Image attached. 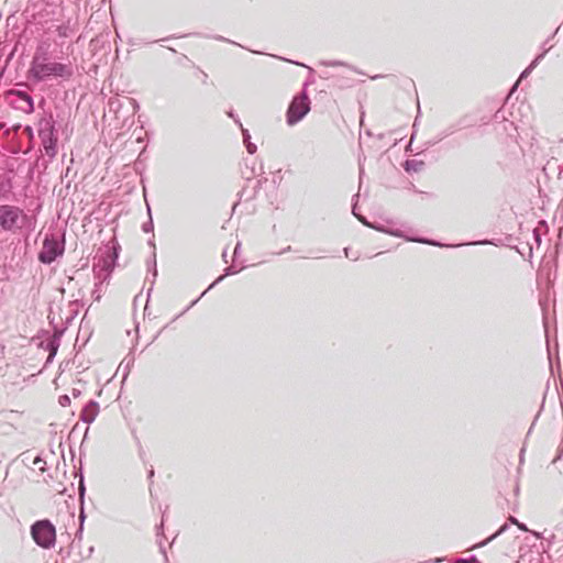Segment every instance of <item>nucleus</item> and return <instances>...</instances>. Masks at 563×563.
I'll use <instances>...</instances> for the list:
<instances>
[{"label": "nucleus", "instance_id": "nucleus-49", "mask_svg": "<svg viewBox=\"0 0 563 563\" xmlns=\"http://www.w3.org/2000/svg\"><path fill=\"white\" fill-rule=\"evenodd\" d=\"M40 462H42V459H41V457H36V459L34 460V464H35V465H36V464H40Z\"/></svg>", "mask_w": 563, "mask_h": 563}, {"label": "nucleus", "instance_id": "nucleus-3", "mask_svg": "<svg viewBox=\"0 0 563 563\" xmlns=\"http://www.w3.org/2000/svg\"><path fill=\"white\" fill-rule=\"evenodd\" d=\"M120 245L115 239H112L107 244L98 249L96 256L93 257V274L100 283L107 280L119 257Z\"/></svg>", "mask_w": 563, "mask_h": 563}, {"label": "nucleus", "instance_id": "nucleus-51", "mask_svg": "<svg viewBox=\"0 0 563 563\" xmlns=\"http://www.w3.org/2000/svg\"><path fill=\"white\" fill-rule=\"evenodd\" d=\"M93 294L96 296V299L99 300L100 299V295L97 292V290H93Z\"/></svg>", "mask_w": 563, "mask_h": 563}, {"label": "nucleus", "instance_id": "nucleus-23", "mask_svg": "<svg viewBox=\"0 0 563 563\" xmlns=\"http://www.w3.org/2000/svg\"><path fill=\"white\" fill-rule=\"evenodd\" d=\"M56 32L59 37H68L70 35L71 29L67 24H60L57 26Z\"/></svg>", "mask_w": 563, "mask_h": 563}, {"label": "nucleus", "instance_id": "nucleus-4", "mask_svg": "<svg viewBox=\"0 0 563 563\" xmlns=\"http://www.w3.org/2000/svg\"><path fill=\"white\" fill-rule=\"evenodd\" d=\"M31 536L34 542L42 549H52L55 545L56 529L48 519L35 521L31 526Z\"/></svg>", "mask_w": 563, "mask_h": 563}, {"label": "nucleus", "instance_id": "nucleus-16", "mask_svg": "<svg viewBox=\"0 0 563 563\" xmlns=\"http://www.w3.org/2000/svg\"><path fill=\"white\" fill-rule=\"evenodd\" d=\"M242 130V136H243V143L246 147V151L249 154L253 155L257 151V146L251 142V134L247 129L241 128Z\"/></svg>", "mask_w": 563, "mask_h": 563}, {"label": "nucleus", "instance_id": "nucleus-5", "mask_svg": "<svg viewBox=\"0 0 563 563\" xmlns=\"http://www.w3.org/2000/svg\"><path fill=\"white\" fill-rule=\"evenodd\" d=\"M311 101L307 91H300L294 96L290 101L287 112L286 121L288 125H295L300 122L310 111Z\"/></svg>", "mask_w": 563, "mask_h": 563}, {"label": "nucleus", "instance_id": "nucleus-10", "mask_svg": "<svg viewBox=\"0 0 563 563\" xmlns=\"http://www.w3.org/2000/svg\"><path fill=\"white\" fill-rule=\"evenodd\" d=\"M44 154L53 159L57 154L58 133L49 132L38 134Z\"/></svg>", "mask_w": 563, "mask_h": 563}, {"label": "nucleus", "instance_id": "nucleus-40", "mask_svg": "<svg viewBox=\"0 0 563 563\" xmlns=\"http://www.w3.org/2000/svg\"><path fill=\"white\" fill-rule=\"evenodd\" d=\"M198 300H199V298H198V299H196V300H194V301L190 303V306H189V307H187V308L185 309V311H188V310H189L194 305H196V303H197V301H198Z\"/></svg>", "mask_w": 563, "mask_h": 563}, {"label": "nucleus", "instance_id": "nucleus-55", "mask_svg": "<svg viewBox=\"0 0 563 563\" xmlns=\"http://www.w3.org/2000/svg\"><path fill=\"white\" fill-rule=\"evenodd\" d=\"M544 49H547V51H548V48H547V42H543V51H544Z\"/></svg>", "mask_w": 563, "mask_h": 563}, {"label": "nucleus", "instance_id": "nucleus-43", "mask_svg": "<svg viewBox=\"0 0 563 563\" xmlns=\"http://www.w3.org/2000/svg\"><path fill=\"white\" fill-rule=\"evenodd\" d=\"M539 224H540V227H543L545 230H548V227H547V223H545V221H544V220H541V221L539 222Z\"/></svg>", "mask_w": 563, "mask_h": 563}, {"label": "nucleus", "instance_id": "nucleus-28", "mask_svg": "<svg viewBox=\"0 0 563 563\" xmlns=\"http://www.w3.org/2000/svg\"><path fill=\"white\" fill-rule=\"evenodd\" d=\"M58 402L60 406L66 407L70 405V398L68 395H62L58 398Z\"/></svg>", "mask_w": 563, "mask_h": 563}, {"label": "nucleus", "instance_id": "nucleus-47", "mask_svg": "<svg viewBox=\"0 0 563 563\" xmlns=\"http://www.w3.org/2000/svg\"><path fill=\"white\" fill-rule=\"evenodd\" d=\"M283 59H284V60H286V58H283ZM287 62L292 63V60H290V59H287ZM294 64H296V65H300V63H299V62H294ZM301 66H303V64H301Z\"/></svg>", "mask_w": 563, "mask_h": 563}, {"label": "nucleus", "instance_id": "nucleus-24", "mask_svg": "<svg viewBox=\"0 0 563 563\" xmlns=\"http://www.w3.org/2000/svg\"><path fill=\"white\" fill-rule=\"evenodd\" d=\"M507 121V118L505 115V111L503 109H499L494 114V122L495 123H504Z\"/></svg>", "mask_w": 563, "mask_h": 563}, {"label": "nucleus", "instance_id": "nucleus-29", "mask_svg": "<svg viewBox=\"0 0 563 563\" xmlns=\"http://www.w3.org/2000/svg\"><path fill=\"white\" fill-rule=\"evenodd\" d=\"M85 490L86 489H85V484H84V477L81 476L80 481H79V487H78V493H79V497L81 500L84 499Z\"/></svg>", "mask_w": 563, "mask_h": 563}, {"label": "nucleus", "instance_id": "nucleus-22", "mask_svg": "<svg viewBox=\"0 0 563 563\" xmlns=\"http://www.w3.org/2000/svg\"><path fill=\"white\" fill-rule=\"evenodd\" d=\"M508 529V523H504L494 534H492L490 537H488L486 540H484L483 542L478 543L476 547H484L486 545L487 543H489L492 540H494L495 538H497L498 536H500L501 533H504L506 530Z\"/></svg>", "mask_w": 563, "mask_h": 563}, {"label": "nucleus", "instance_id": "nucleus-46", "mask_svg": "<svg viewBox=\"0 0 563 563\" xmlns=\"http://www.w3.org/2000/svg\"><path fill=\"white\" fill-rule=\"evenodd\" d=\"M79 519H80V522H81V523H82V522H84V520H85V514H84V511H82V510H81V512H80Z\"/></svg>", "mask_w": 563, "mask_h": 563}, {"label": "nucleus", "instance_id": "nucleus-15", "mask_svg": "<svg viewBox=\"0 0 563 563\" xmlns=\"http://www.w3.org/2000/svg\"><path fill=\"white\" fill-rule=\"evenodd\" d=\"M59 346V335L54 334L46 343L45 349L49 352L48 361L52 360L58 350Z\"/></svg>", "mask_w": 563, "mask_h": 563}, {"label": "nucleus", "instance_id": "nucleus-50", "mask_svg": "<svg viewBox=\"0 0 563 563\" xmlns=\"http://www.w3.org/2000/svg\"><path fill=\"white\" fill-rule=\"evenodd\" d=\"M563 234V227H559V236H562Z\"/></svg>", "mask_w": 563, "mask_h": 563}, {"label": "nucleus", "instance_id": "nucleus-18", "mask_svg": "<svg viewBox=\"0 0 563 563\" xmlns=\"http://www.w3.org/2000/svg\"><path fill=\"white\" fill-rule=\"evenodd\" d=\"M547 54V49H544L542 53L537 55L534 59L530 63V65L521 71L520 78H526L529 76V74L537 67V65L544 58Z\"/></svg>", "mask_w": 563, "mask_h": 563}, {"label": "nucleus", "instance_id": "nucleus-58", "mask_svg": "<svg viewBox=\"0 0 563 563\" xmlns=\"http://www.w3.org/2000/svg\"><path fill=\"white\" fill-rule=\"evenodd\" d=\"M26 129L30 133H32V128L27 126Z\"/></svg>", "mask_w": 563, "mask_h": 563}, {"label": "nucleus", "instance_id": "nucleus-37", "mask_svg": "<svg viewBox=\"0 0 563 563\" xmlns=\"http://www.w3.org/2000/svg\"><path fill=\"white\" fill-rule=\"evenodd\" d=\"M71 395H73L74 398H78L81 395V390L79 388H73L71 389Z\"/></svg>", "mask_w": 563, "mask_h": 563}, {"label": "nucleus", "instance_id": "nucleus-44", "mask_svg": "<svg viewBox=\"0 0 563 563\" xmlns=\"http://www.w3.org/2000/svg\"><path fill=\"white\" fill-rule=\"evenodd\" d=\"M363 174H364V169H363L362 165L360 164V179L361 180H362Z\"/></svg>", "mask_w": 563, "mask_h": 563}, {"label": "nucleus", "instance_id": "nucleus-33", "mask_svg": "<svg viewBox=\"0 0 563 563\" xmlns=\"http://www.w3.org/2000/svg\"><path fill=\"white\" fill-rule=\"evenodd\" d=\"M0 211L9 212V211H22V210L20 208H16V207L1 206L0 207Z\"/></svg>", "mask_w": 563, "mask_h": 563}, {"label": "nucleus", "instance_id": "nucleus-38", "mask_svg": "<svg viewBox=\"0 0 563 563\" xmlns=\"http://www.w3.org/2000/svg\"><path fill=\"white\" fill-rule=\"evenodd\" d=\"M109 107H110V109H117V107H119V100L118 99L110 100L109 101Z\"/></svg>", "mask_w": 563, "mask_h": 563}, {"label": "nucleus", "instance_id": "nucleus-31", "mask_svg": "<svg viewBox=\"0 0 563 563\" xmlns=\"http://www.w3.org/2000/svg\"><path fill=\"white\" fill-rule=\"evenodd\" d=\"M241 242H238L235 247H234V252H233V262L236 261V258L239 257L240 255V252H241Z\"/></svg>", "mask_w": 563, "mask_h": 563}, {"label": "nucleus", "instance_id": "nucleus-45", "mask_svg": "<svg viewBox=\"0 0 563 563\" xmlns=\"http://www.w3.org/2000/svg\"><path fill=\"white\" fill-rule=\"evenodd\" d=\"M510 522L518 525V520L515 517H509Z\"/></svg>", "mask_w": 563, "mask_h": 563}, {"label": "nucleus", "instance_id": "nucleus-52", "mask_svg": "<svg viewBox=\"0 0 563 563\" xmlns=\"http://www.w3.org/2000/svg\"><path fill=\"white\" fill-rule=\"evenodd\" d=\"M93 294L96 296V299L99 300L100 299V295L97 292V290H93Z\"/></svg>", "mask_w": 563, "mask_h": 563}, {"label": "nucleus", "instance_id": "nucleus-54", "mask_svg": "<svg viewBox=\"0 0 563 563\" xmlns=\"http://www.w3.org/2000/svg\"><path fill=\"white\" fill-rule=\"evenodd\" d=\"M544 49H547V51H548V48H547V42H543V51H544Z\"/></svg>", "mask_w": 563, "mask_h": 563}, {"label": "nucleus", "instance_id": "nucleus-17", "mask_svg": "<svg viewBox=\"0 0 563 563\" xmlns=\"http://www.w3.org/2000/svg\"><path fill=\"white\" fill-rule=\"evenodd\" d=\"M402 166L407 173H412V172L418 173V172L422 170L424 163L422 161H417V159H407Z\"/></svg>", "mask_w": 563, "mask_h": 563}, {"label": "nucleus", "instance_id": "nucleus-25", "mask_svg": "<svg viewBox=\"0 0 563 563\" xmlns=\"http://www.w3.org/2000/svg\"><path fill=\"white\" fill-rule=\"evenodd\" d=\"M503 124H504V125H503L504 131H505V132H507V133H508V135L512 137L514 135H512V133H511V132L517 130V129H516V126L514 125V122H509V121L507 120V121H506V122H504Z\"/></svg>", "mask_w": 563, "mask_h": 563}, {"label": "nucleus", "instance_id": "nucleus-39", "mask_svg": "<svg viewBox=\"0 0 563 563\" xmlns=\"http://www.w3.org/2000/svg\"><path fill=\"white\" fill-rule=\"evenodd\" d=\"M291 251V246H287L286 249H284L283 251L278 252L277 254H284L286 252H290Z\"/></svg>", "mask_w": 563, "mask_h": 563}, {"label": "nucleus", "instance_id": "nucleus-56", "mask_svg": "<svg viewBox=\"0 0 563 563\" xmlns=\"http://www.w3.org/2000/svg\"><path fill=\"white\" fill-rule=\"evenodd\" d=\"M453 134V131H448L444 136Z\"/></svg>", "mask_w": 563, "mask_h": 563}, {"label": "nucleus", "instance_id": "nucleus-14", "mask_svg": "<svg viewBox=\"0 0 563 563\" xmlns=\"http://www.w3.org/2000/svg\"><path fill=\"white\" fill-rule=\"evenodd\" d=\"M37 132H38V134L49 133V132H57V130L55 128V120H54L52 113H49L47 115H43L38 120Z\"/></svg>", "mask_w": 563, "mask_h": 563}, {"label": "nucleus", "instance_id": "nucleus-8", "mask_svg": "<svg viewBox=\"0 0 563 563\" xmlns=\"http://www.w3.org/2000/svg\"><path fill=\"white\" fill-rule=\"evenodd\" d=\"M64 253V240H58L53 235H46L43 246L38 253V261L43 264L53 263Z\"/></svg>", "mask_w": 563, "mask_h": 563}, {"label": "nucleus", "instance_id": "nucleus-27", "mask_svg": "<svg viewBox=\"0 0 563 563\" xmlns=\"http://www.w3.org/2000/svg\"><path fill=\"white\" fill-rule=\"evenodd\" d=\"M309 71H310V76L303 82L301 91H307L308 87L314 82V78L312 76L313 69L309 68Z\"/></svg>", "mask_w": 563, "mask_h": 563}, {"label": "nucleus", "instance_id": "nucleus-59", "mask_svg": "<svg viewBox=\"0 0 563 563\" xmlns=\"http://www.w3.org/2000/svg\"><path fill=\"white\" fill-rule=\"evenodd\" d=\"M352 212H355V205L352 206Z\"/></svg>", "mask_w": 563, "mask_h": 563}, {"label": "nucleus", "instance_id": "nucleus-19", "mask_svg": "<svg viewBox=\"0 0 563 563\" xmlns=\"http://www.w3.org/2000/svg\"><path fill=\"white\" fill-rule=\"evenodd\" d=\"M244 268V266H241V267H238L235 265V262H233L232 265H230L229 267H227L224 269V274L219 276L210 286L209 288H212L216 284L220 283L225 276H230V275H234V274H238L239 272H241L242 269Z\"/></svg>", "mask_w": 563, "mask_h": 563}, {"label": "nucleus", "instance_id": "nucleus-42", "mask_svg": "<svg viewBox=\"0 0 563 563\" xmlns=\"http://www.w3.org/2000/svg\"><path fill=\"white\" fill-rule=\"evenodd\" d=\"M159 549H161V552L166 555V550L165 548L163 547L162 542L159 541Z\"/></svg>", "mask_w": 563, "mask_h": 563}, {"label": "nucleus", "instance_id": "nucleus-36", "mask_svg": "<svg viewBox=\"0 0 563 563\" xmlns=\"http://www.w3.org/2000/svg\"><path fill=\"white\" fill-rule=\"evenodd\" d=\"M213 38H214V40H217V41H221V42H229V43H232V44L238 45V43H235V42H233V41H230V40H228V38H225V37H223V36H221V35H217V36H214ZM239 46H240V44H239ZM241 47H243V46L241 45Z\"/></svg>", "mask_w": 563, "mask_h": 563}, {"label": "nucleus", "instance_id": "nucleus-32", "mask_svg": "<svg viewBox=\"0 0 563 563\" xmlns=\"http://www.w3.org/2000/svg\"><path fill=\"white\" fill-rule=\"evenodd\" d=\"M345 256L347 258H351L352 261H356L358 256L356 254L351 253V250L349 247L344 249Z\"/></svg>", "mask_w": 563, "mask_h": 563}, {"label": "nucleus", "instance_id": "nucleus-35", "mask_svg": "<svg viewBox=\"0 0 563 563\" xmlns=\"http://www.w3.org/2000/svg\"><path fill=\"white\" fill-rule=\"evenodd\" d=\"M228 115H229L230 118H232V119L234 120V122H235L236 124H239V126H240V128H243V126H242V123H241V121H240V119H239V118L233 113V111L228 112Z\"/></svg>", "mask_w": 563, "mask_h": 563}, {"label": "nucleus", "instance_id": "nucleus-13", "mask_svg": "<svg viewBox=\"0 0 563 563\" xmlns=\"http://www.w3.org/2000/svg\"><path fill=\"white\" fill-rule=\"evenodd\" d=\"M99 412V405L95 400L88 401V404L82 408L80 413V419L85 423H92Z\"/></svg>", "mask_w": 563, "mask_h": 563}, {"label": "nucleus", "instance_id": "nucleus-9", "mask_svg": "<svg viewBox=\"0 0 563 563\" xmlns=\"http://www.w3.org/2000/svg\"><path fill=\"white\" fill-rule=\"evenodd\" d=\"M261 185L260 179H254L251 177L246 178V185L242 188L239 194V201L233 203L231 211H236L239 205H244L245 209H255V205H249L253 199L256 198L257 189Z\"/></svg>", "mask_w": 563, "mask_h": 563}, {"label": "nucleus", "instance_id": "nucleus-6", "mask_svg": "<svg viewBox=\"0 0 563 563\" xmlns=\"http://www.w3.org/2000/svg\"><path fill=\"white\" fill-rule=\"evenodd\" d=\"M512 241L511 235H506L504 239H497V240H482V241H474L471 243H465L464 245H479V244H492V245H507L510 247H514L525 260L531 261L533 255V244L530 240L523 243H519L518 245L511 246L510 242ZM463 244H457L456 246H462Z\"/></svg>", "mask_w": 563, "mask_h": 563}, {"label": "nucleus", "instance_id": "nucleus-30", "mask_svg": "<svg viewBox=\"0 0 563 563\" xmlns=\"http://www.w3.org/2000/svg\"><path fill=\"white\" fill-rule=\"evenodd\" d=\"M477 559L475 555H472L471 558L468 559H459L457 560V563H477Z\"/></svg>", "mask_w": 563, "mask_h": 563}, {"label": "nucleus", "instance_id": "nucleus-26", "mask_svg": "<svg viewBox=\"0 0 563 563\" xmlns=\"http://www.w3.org/2000/svg\"><path fill=\"white\" fill-rule=\"evenodd\" d=\"M147 214H148V221L143 223L142 229L144 232L150 233L153 231L154 225H153V220H152V213H147Z\"/></svg>", "mask_w": 563, "mask_h": 563}, {"label": "nucleus", "instance_id": "nucleus-11", "mask_svg": "<svg viewBox=\"0 0 563 563\" xmlns=\"http://www.w3.org/2000/svg\"><path fill=\"white\" fill-rule=\"evenodd\" d=\"M23 223L24 220L20 217V213H0V225L4 230L14 231L20 229Z\"/></svg>", "mask_w": 563, "mask_h": 563}, {"label": "nucleus", "instance_id": "nucleus-1", "mask_svg": "<svg viewBox=\"0 0 563 563\" xmlns=\"http://www.w3.org/2000/svg\"><path fill=\"white\" fill-rule=\"evenodd\" d=\"M353 216L364 225L376 231L422 244L444 246L434 240L413 236L411 234L412 230L410 227L397 218L389 217L388 213H353Z\"/></svg>", "mask_w": 563, "mask_h": 563}, {"label": "nucleus", "instance_id": "nucleus-7", "mask_svg": "<svg viewBox=\"0 0 563 563\" xmlns=\"http://www.w3.org/2000/svg\"><path fill=\"white\" fill-rule=\"evenodd\" d=\"M5 100L15 110L22 111L27 114L34 112V99L29 92L24 90H8L5 92Z\"/></svg>", "mask_w": 563, "mask_h": 563}, {"label": "nucleus", "instance_id": "nucleus-21", "mask_svg": "<svg viewBox=\"0 0 563 563\" xmlns=\"http://www.w3.org/2000/svg\"><path fill=\"white\" fill-rule=\"evenodd\" d=\"M530 235H531V243L533 244V250L534 249H539L540 245H541V228H534L531 232H530Z\"/></svg>", "mask_w": 563, "mask_h": 563}, {"label": "nucleus", "instance_id": "nucleus-57", "mask_svg": "<svg viewBox=\"0 0 563 563\" xmlns=\"http://www.w3.org/2000/svg\"><path fill=\"white\" fill-rule=\"evenodd\" d=\"M186 311L184 310L180 314H177L176 318H180L181 314H184Z\"/></svg>", "mask_w": 563, "mask_h": 563}, {"label": "nucleus", "instance_id": "nucleus-48", "mask_svg": "<svg viewBox=\"0 0 563 563\" xmlns=\"http://www.w3.org/2000/svg\"><path fill=\"white\" fill-rule=\"evenodd\" d=\"M222 257H223L224 262H228V261H227V250H224V251H223V253H222Z\"/></svg>", "mask_w": 563, "mask_h": 563}, {"label": "nucleus", "instance_id": "nucleus-20", "mask_svg": "<svg viewBox=\"0 0 563 563\" xmlns=\"http://www.w3.org/2000/svg\"><path fill=\"white\" fill-rule=\"evenodd\" d=\"M147 268L148 272L152 274L153 279L157 276V268H156V254L155 252L152 253V256L147 260ZM154 280H152V284Z\"/></svg>", "mask_w": 563, "mask_h": 563}, {"label": "nucleus", "instance_id": "nucleus-53", "mask_svg": "<svg viewBox=\"0 0 563 563\" xmlns=\"http://www.w3.org/2000/svg\"><path fill=\"white\" fill-rule=\"evenodd\" d=\"M93 294L96 296V299L99 300L100 299V295L97 292V290H93Z\"/></svg>", "mask_w": 563, "mask_h": 563}, {"label": "nucleus", "instance_id": "nucleus-41", "mask_svg": "<svg viewBox=\"0 0 563 563\" xmlns=\"http://www.w3.org/2000/svg\"><path fill=\"white\" fill-rule=\"evenodd\" d=\"M517 526L519 527V529L527 531V527L523 523L518 522Z\"/></svg>", "mask_w": 563, "mask_h": 563}, {"label": "nucleus", "instance_id": "nucleus-12", "mask_svg": "<svg viewBox=\"0 0 563 563\" xmlns=\"http://www.w3.org/2000/svg\"><path fill=\"white\" fill-rule=\"evenodd\" d=\"M48 49H49V44H47L45 42L40 43L35 48V52L33 54L30 65H40V64L51 60V54H49Z\"/></svg>", "mask_w": 563, "mask_h": 563}, {"label": "nucleus", "instance_id": "nucleus-34", "mask_svg": "<svg viewBox=\"0 0 563 563\" xmlns=\"http://www.w3.org/2000/svg\"><path fill=\"white\" fill-rule=\"evenodd\" d=\"M321 64L324 65V66L344 65L342 62H338V60H328V62H322Z\"/></svg>", "mask_w": 563, "mask_h": 563}, {"label": "nucleus", "instance_id": "nucleus-2", "mask_svg": "<svg viewBox=\"0 0 563 563\" xmlns=\"http://www.w3.org/2000/svg\"><path fill=\"white\" fill-rule=\"evenodd\" d=\"M73 76L74 69L70 64L52 60L40 65H30V68L26 71L27 80H31L35 84L43 82L52 78L69 80Z\"/></svg>", "mask_w": 563, "mask_h": 563}]
</instances>
